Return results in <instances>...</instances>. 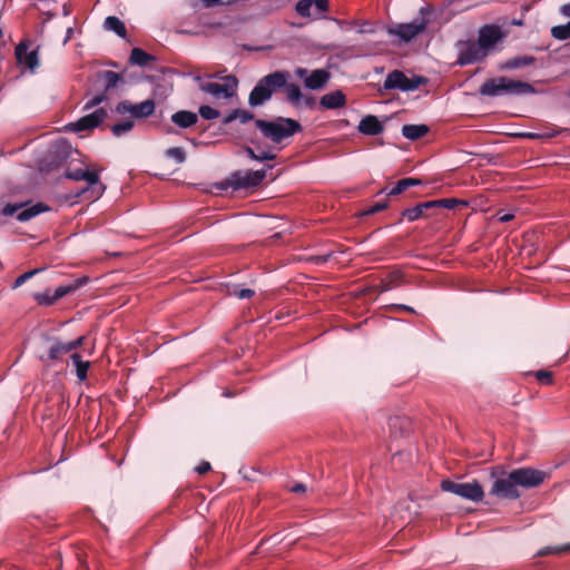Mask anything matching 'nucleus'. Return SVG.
Masks as SVG:
<instances>
[{
  "mask_svg": "<svg viewBox=\"0 0 570 570\" xmlns=\"http://www.w3.org/2000/svg\"><path fill=\"white\" fill-rule=\"evenodd\" d=\"M551 36L557 40H567L570 38V22L551 28Z\"/></svg>",
  "mask_w": 570,
  "mask_h": 570,
  "instance_id": "nucleus-36",
  "label": "nucleus"
},
{
  "mask_svg": "<svg viewBox=\"0 0 570 570\" xmlns=\"http://www.w3.org/2000/svg\"><path fill=\"white\" fill-rule=\"evenodd\" d=\"M535 58L532 56H519L508 59L503 65V69L512 70V69H521L528 66L533 65Z\"/></svg>",
  "mask_w": 570,
  "mask_h": 570,
  "instance_id": "nucleus-31",
  "label": "nucleus"
},
{
  "mask_svg": "<svg viewBox=\"0 0 570 570\" xmlns=\"http://www.w3.org/2000/svg\"><path fill=\"white\" fill-rule=\"evenodd\" d=\"M502 37V31L498 26L487 24L479 30L476 42L489 55Z\"/></svg>",
  "mask_w": 570,
  "mask_h": 570,
  "instance_id": "nucleus-18",
  "label": "nucleus"
},
{
  "mask_svg": "<svg viewBox=\"0 0 570 570\" xmlns=\"http://www.w3.org/2000/svg\"><path fill=\"white\" fill-rule=\"evenodd\" d=\"M422 181L419 178L406 177L397 180L395 185L387 193L389 196H396L409 189L410 187L419 186Z\"/></svg>",
  "mask_w": 570,
  "mask_h": 570,
  "instance_id": "nucleus-30",
  "label": "nucleus"
},
{
  "mask_svg": "<svg viewBox=\"0 0 570 570\" xmlns=\"http://www.w3.org/2000/svg\"><path fill=\"white\" fill-rule=\"evenodd\" d=\"M168 158H173L177 164H183L186 160V153L181 147H170L165 151Z\"/></svg>",
  "mask_w": 570,
  "mask_h": 570,
  "instance_id": "nucleus-40",
  "label": "nucleus"
},
{
  "mask_svg": "<svg viewBox=\"0 0 570 570\" xmlns=\"http://www.w3.org/2000/svg\"><path fill=\"white\" fill-rule=\"evenodd\" d=\"M569 550H570V544H564V546H559V547H546L538 552V556L543 557V556H548L551 553L567 552Z\"/></svg>",
  "mask_w": 570,
  "mask_h": 570,
  "instance_id": "nucleus-45",
  "label": "nucleus"
},
{
  "mask_svg": "<svg viewBox=\"0 0 570 570\" xmlns=\"http://www.w3.org/2000/svg\"><path fill=\"white\" fill-rule=\"evenodd\" d=\"M86 278L78 279L70 285L59 286L58 288L55 289L52 294L50 293V291H46L43 293L35 294L33 297L39 305L50 306L53 305L58 299L77 291L80 286H82L86 283Z\"/></svg>",
  "mask_w": 570,
  "mask_h": 570,
  "instance_id": "nucleus-15",
  "label": "nucleus"
},
{
  "mask_svg": "<svg viewBox=\"0 0 570 570\" xmlns=\"http://www.w3.org/2000/svg\"><path fill=\"white\" fill-rule=\"evenodd\" d=\"M432 13L429 7H422L420 9L419 17L407 23H399L390 32L397 36L403 41L409 42L423 32L429 23V16Z\"/></svg>",
  "mask_w": 570,
  "mask_h": 570,
  "instance_id": "nucleus-5",
  "label": "nucleus"
},
{
  "mask_svg": "<svg viewBox=\"0 0 570 570\" xmlns=\"http://www.w3.org/2000/svg\"><path fill=\"white\" fill-rule=\"evenodd\" d=\"M560 12H561L564 17L570 18V2H569V3L563 4V6L560 8Z\"/></svg>",
  "mask_w": 570,
  "mask_h": 570,
  "instance_id": "nucleus-57",
  "label": "nucleus"
},
{
  "mask_svg": "<svg viewBox=\"0 0 570 570\" xmlns=\"http://www.w3.org/2000/svg\"><path fill=\"white\" fill-rule=\"evenodd\" d=\"M296 12L304 18L313 17V1L299 0L295 6Z\"/></svg>",
  "mask_w": 570,
  "mask_h": 570,
  "instance_id": "nucleus-37",
  "label": "nucleus"
},
{
  "mask_svg": "<svg viewBox=\"0 0 570 570\" xmlns=\"http://www.w3.org/2000/svg\"><path fill=\"white\" fill-rule=\"evenodd\" d=\"M48 341L52 342V344L50 345V347L48 350V354H47V356H40V360L45 363L62 360V357L66 354L77 350L78 347H80L83 344L85 336H80L77 340H73V341L67 342V343L60 342L58 340H51V338H48Z\"/></svg>",
  "mask_w": 570,
  "mask_h": 570,
  "instance_id": "nucleus-13",
  "label": "nucleus"
},
{
  "mask_svg": "<svg viewBox=\"0 0 570 570\" xmlns=\"http://www.w3.org/2000/svg\"><path fill=\"white\" fill-rule=\"evenodd\" d=\"M547 473L533 468H518L511 471V479L517 487L531 489L541 485Z\"/></svg>",
  "mask_w": 570,
  "mask_h": 570,
  "instance_id": "nucleus-12",
  "label": "nucleus"
},
{
  "mask_svg": "<svg viewBox=\"0 0 570 570\" xmlns=\"http://www.w3.org/2000/svg\"><path fill=\"white\" fill-rule=\"evenodd\" d=\"M228 295H234L239 299H247L254 296L255 292L250 288L239 289L237 285H233L227 289Z\"/></svg>",
  "mask_w": 570,
  "mask_h": 570,
  "instance_id": "nucleus-41",
  "label": "nucleus"
},
{
  "mask_svg": "<svg viewBox=\"0 0 570 570\" xmlns=\"http://www.w3.org/2000/svg\"><path fill=\"white\" fill-rule=\"evenodd\" d=\"M301 102L307 108H313L315 106V98L312 96L303 95Z\"/></svg>",
  "mask_w": 570,
  "mask_h": 570,
  "instance_id": "nucleus-53",
  "label": "nucleus"
},
{
  "mask_svg": "<svg viewBox=\"0 0 570 570\" xmlns=\"http://www.w3.org/2000/svg\"><path fill=\"white\" fill-rule=\"evenodd\" d=\"M134 128V121L132 120H125L119 124H115L111 126L110 130L115 137H120L126 132H129Z\"/></svg>",
  "mask_w": 570,
  "mask_h": 570,
  "instance_id": "nucleus-39",
  "label": "nucleus"
},
{
  "mask_svg": "<svg viewBox=\"0 0 570 570\" xmlns=\"http://www.w3.org/2000/svg\"><path fill=\"white\" fill-rule=\"evenodd\" d=\"M156 57L140 48H134L130 52L129 62L132 66L146 67L155 61Z\"/></svg>",
  "mask_w": 570,
  "mask_h": 570,
  "instance_id": "nucleus-29",
  "label": "nucleus"
},
{
  "mask_svg": "<svg viewBox=\"0 0 570 570\" xmlns=\"http://www.w3.org/2000/svg\"><path fill=\"white\" fill-rule=\"evenodd\" d=\"M170 120L179 128H189L197 124L198 115L189 110H179L171 115Z\"/></svg>",
  "mask_w": 570,
  "mask_h": 570,
  "instance_id": "nucleus-25",
  "label": "nucleus"
},
{
  "mask_svg": "<svg viewBox=\"0 0 570 570\" xmlns=\"http://www.w3.org/2000/svg\"><path fill=\"white\" fill-rule=\"evenodd\" d=\"M198 112L206 120L216 119L220 115L219 110L207 105L200 106Z\"/></svg>",
  "mask_w": 570,
  "mask_h": 570,
  "instance_id": "nucleus-43",
  "label": "nucleus"
},
{
  "mask_svg": "<svg viewBox=\"0 0 570 570\" xmlns=\"http://www.w3.org/2000/svg\"><path fill=\"white\" fill-rule=\"evenodd\" d=\"M29 41L19 42L14 53L19 65L35 71L39 67V47L29 51Z\"/></svg>",
  "mask_w": 570,
  "mask_h": 570,
  "instance_id": "nucleus-17",
  "label": "nucleus"
},
{
  "mask_svg": "<svg viewBox=\"0 0 570 570\" xmlns=\"http://www.w3.org/2000/svg\"><path fill=\"white\" fill-rule=\"evenodd\" d=\"M262 135L274 144H282L303 130L302 125L292 118L277 117L275 120L255 119Z\"/></svg>",
  "mask_w": 570,
  "mask_h": 570,
  "instance_id": "nucleus-2",
  "label": "nucleus"
},
{
  "mask_svg": "<svg viewBox=\"0 0 570 570\" xmlns=\"http://www.w3.org/2000/svg\"><path fill=\"white\" fill-rule=\"evenodd\" d=\"M514 218L513 214L510 213H498V219L502 223L510 222Z\"/></svg>",
  "mask_w": 570,
  "mask_h": 570,
  "instance_id": "nucleus-55",
  "label": "nucleus"
},
{
  "mask_svg": "<svg viewBox=\"0 0 570 570\" xmlns=\"http://www.w3.org/2000/svg\"><path fill=\"white\" fill-rule=\"evenodd\" d=\"M455 47L459 53L455 65L461 67L480 62L488 57V53L480 47L476 41L460 40L455 43Z\"/></svg>",
  "mask_w": 570,
  "mask_h": 570,
  "instance_id": "nucleus-8",
  "label": "nucleus"
},
{
  "mask_svg": "<svg viewBox=\"0 0 570 570\" xmlns=\"http://www.w3.org/2000/svg\"><path fill=\"white\" fill-rule=\"evenodd\" d=\"M291 75L285 70H276L262 77L248 96V105L250 107H258L265 105L273 94L283 89Z\"/></svg>",
  "mask_w": 570,
  "mask_h": 570,
  "instance_id": "nucleus-1",
  "label": "nucleus"
},
{
  "mask_svg": "<svg viewBox=\"0 0 570 570\" xmlns=\"http://www.w3.org/2000/svg\"><path fill=\"white\" fill-rule=\"evenodd\" d=\"M410 425V421L405 416H391L389 419V428L393 438L402 436Z\"/></svg>",
  "mask_w": 570,
  "mask_h": 570,
  "instance_id": "nucleus-28",
  "label": "nucleus"
},
{
  "mask_svg": "<svg viewBox=\"0 0 570 570\" xmlns=\"http://www.w3.org/2000/svg\"><path fill=\"white\" fill-rule=\"evenodd\" d=\"M238 80L235 76L228 75L223 78V82L207 81L200 83V89L216 98H232L237 89Z\"/></svg>",
  "mask_w": 570,
  "mask_h": 570,
  "instance_id": "nucleus-11",
  "label": "nucleus"
},
{
  "mask_svg": "<svg viewBox=\"0 0 570 570\" xmlns=\"http://www.w3.org/2000/svg\"><path fill=\"white\" fill-rule=\"evenodd\" d=\"M27 203L7 204L2 209L1 214L4 216L17 215L19 222H29L41 213L49 210V206L43 203H37L26 207Z\"/></svg>",
  "mask_w": 570,
  "mask_h": 570,
  "instance_id": "nucleus-10",
  "label": "nucleus"
},
{
  "mask_svg": "<svg viewBox=\"0 0 570 570\" xmlns=\"http://www.w3.org/2000/svg\"><path fill=\"white\" fill-rule=\"evenodd\" d=\"M518 136L521 138L530 139V140L543 139V135H541L540 131L539 132L527 131V132H521Z\"/></svg>",
  "mask_w": 570,
  "mask_h": 570,
  "instance_id": "nucleus-50",
  "label": "nucleus"
},
{
  "mask_svg": "<svg viewBox=\"0 0 570 570\" xmlns=\"http://www.w3.org/2000/svg\"><path fill=\"white\" fill-rule=\"evenodd\" d=\"M283 89L286 92L287 100L293 106H298L301 104L303 94H302L298 85H296L294 82H288V80H287L286 86H283Z\"/></svg>",
  "mask_w": 570,
  "mask_h": 570,
  "instance_id": "nucleus-34",
  "label": "nucleus"
},
{
  "mask_svg": "<svg viewBox=\"0 0 570 570\" xmlns=\"http://www.w3.org/2000/svg\"><path fill=\"white\" fill-rule=\"evenodd\" d=\"M391 311H404L407 313H415L414 308L404 304H392L389 306Z\"/></svg>",
  "mask_w": 570,
  "mask_h": 570,
  "instance_id": "nucleus-51",
  "label": "nucleus"
},
{
  "mask_svg": "<svg viewBox=\"0 0 570 570\" xmlns=\"http://www.w3.org/2000/svg\"><path fill=\"white\" fill-rule=\"evenodd\" d=\"M434 208L435 207H434L433 200L420 203V204H417L416 206H414L412 208L404 209L401 213L400 222H402L403 219H406L409 222H414V220H417L421 217H428L429 216L428 212L430 209H434Z\"/></svg>",
  "mask_w": 570,
  "mask_h": 570,
  "instance_id": "nucleus-21",
  "label": "nucleus"
},
{
  "mask_svg": "<svg viewBox=\"0 0 570 570\" xmlns=\"http://www.w3.org/2000/svg\"><path fill=\"white\" fill-rule=\"evenodd\" d=\"M212 469V465L209 462L207 461H203L200 462L197 466H196V471L198 474L203 475L205 473H207L208 471H210Z\"/></svg>",
  "mask_w": 570,
  "mask_h": 570,
  "instance_id": "nucleus-52",
  "label": "nucleus"
},
{
  "mask_svg": "<svg viewBox=\"0 0 570 570\" xmlns=\"http://www.w3.org/2000/svg\"><path fill=\"white\" fill-rule=\"evenodd\" d=\"M430 131L429 126L421 125H403L402 135L409 140H417L424 137Z\"/></svg>",
  "mask_w": 570,
  "mask_h": 570,
  "instance_id": "nucleus-27",
  "label": "nucleus"
},
{
  "mask_svg": "<svg viewBox=\"0 0 570 570\" xmlns=\"http://www.w3.org/2000/svg\"><path fill=\"white\" fill-rule=\"evenodd\" d=\"M534 376L542 385H551L553 383V373L548 370H539L534 372Z\"/></svg>",
  "mask_w": 570,
  "mask_h": 570,
  "instance_id": "nucleus-42",
  "label": "nucleus"
},
{
  "mask_svg": "<svg viewBox=\"0 0 570 570\" xmlns=\"http://www.w3.org/2000/svg\"><path fill=\"white\" fill-rule=\"evenodd\" d=\"M440 487L444 492L453 493L473 502H480L484 498L483 488L476 480L466 483H459L446 479L441 482Z\"/></svg>",
  "mask_w": 570,
  "mask_h": 570,
  "instance_id": "nucleus-6",
  "label": "nucleus"
},
{
  "mask_svg": "<svg viewBox=\"0 0 570 570\" xmlns=\"http://www.w3.org/2000/svg\"><path fill=\"white\" fill-rule=\"evenodd\" d=\"M358 131L367 136H377L383 132L384 127L376 116L363 117L357 127Z\"/></svg>",
  "mask_w": 570,
  "mask_h": 570,
  "instance_id": "nucleus-22",
  "label": "nucleus"
},
{
  "mask_svg": "<svg viewBox=\"0 0 570 570\" xmlns=\"http://www.w3.org/2000/svg\"><path fill=\"white\" fill-rule=\"evenodd\" d=\"M320 105L325 109H338L346 105V96L342 90H335L324 95L320 100Z\"/></svg>",
  "mask_w": 570,
  "mask_h": 570,
  "instance_id": "nucleus-23",
  "label": "nucleus"
},
{
  "mask_svg": "<svg viewBox=\"0 0 570 570\" xmlns=\"http://www.w3.org/2000/svg\"><path fill=\"white\" fill-rule=\"evenodd\" d=\"M237 119V110L234 109L232 110L228 115H226L223 119V125H228L230 124L232 121L236 120Z\"/></svg>",
  "mask_w": 570,
  "mask_h": 570,
  "instance_id": "nucleus-54",
  "label": "nucleus"
},
{
  "mask_svg": "<svg viewBox=\"0 0 570 570\" xmlns=\"http://www.w3.org/2000/svg\"><path fill=\"white\" fill-rule=\"evenodd\" d=\"M426 82V78L422 76H415L407 78L401 70H393L387 73L383 88L384 90L399 89L401 91H413L416 90L421 85Z\"/></svg>",
  "mask_w": 570,
  "mask_h": 570,
  "instance_id": "nucleus-7",
  "label": "nucleus"
},
{
  "mask_svg": "<svg viewBox=\"0 0 570 570\" xmlns=\"http://www.w3.org/2000/svg\"><path fill=\"white\" fill-rule=\"evenodd\" d=\"M237 110V119L242 122V124H246L250 120H254L255 116L253 112L246 110V109H236Z\"/></svg>",
  "mask_w": 570,
  "mask_h": 570,
  "instance_id": "nucleus-49",
  "label": "nucleus"
},
{
  "mask_svg": "<svg viewBox=\"0 0 570 570\" xmlns=\"http://www.w3.org/2000/svg\"><path fill=\"white\" fill-rule=\"evenodd\" d=\"M490 495L504 500H517L521 497L517 483L511 479V472H502L495 478L489 491Z\"/></svg>",
  "mask_w": 570,
  "mask_h": 570,
  "instance_id": "nucleus-9",
  "label": "nucleus"
},
{
  "mask_svg": "<svg viewBox=\"0 0 570 570\" xmlns=\"http://www.w3.org/2000/svg\"><path fill=\"white\" fill-rule=\"evenodd\" d=\"M104 27L109 30L114 31L117 36L121 38H126L127 29L125 23L115 16H109L105 19Z\"/></svg>",
  "mask_w": 570,
  "mask_h": 570,
  "instance_id": "nucleus-32",
  "label": "nucleus"
},
{
  "mask_svg": "<svg viewBox=\"0 0 570 570\" xmlns=\"http://www.w3.org/2000/svg\"><path fill=\"white\" fill-rule=\"evenodd\" d=\"M156 105L153 99H147L139 104H132L129 100H122L116 106L118 114H130L134 118H147L155 111Z\"/></svg>",
  "mask_w": 570,
  "mask_h": 570,
  "instance_id": "nucleus-14",
  "label": "nucleus"
},
{
  "mask_svg": "<svg viewBox=\"0 0 570 570\" xmlns=\"http://www.w3.org/2000/svg\"><path fill=\"white\" fill-rule=\"evenodd\" d=\"M405 281L403 272L400 269H394L387 273L386 276L382 278L381 291L387 292L403 285Z\"/></svg>",
  "mask_w": 570,
  "mask_h": 570,
  "instance_id": "nucleus-26",
  "label": "nucleus"
},
{
  "mask_svg": "<svg viewBox=\"0 0 570 570\" xmlns=\"http://www.w3.org/2000/svg\"><path fill=\"white\" fill-rule=\"evenodd\" d=\"M2 37V29L0 28V38Z\"/></svg>",
  "mask_w": 570,
  "mask_h": 570,
  "instance_id": "nucleus-61",
  "label": "nucleus"
},
{
  "mask_svg": "<svg viewBox=\"0 0 570 570\" xmlns=\"http://www.w3.org/2000/svg\"><path fill=\"white\" fill-rule=\"evenodd\" d=\"M245 153L250 159L257 161L274 160L276 158V155L269 151H262L257 154L252 147H246Z\"/></svg>",
  "mask_w": 570,
  "mask_h": 570,
  "instance_id": "nucleus-38",
  "label": "nucleus"
},
{
  "mask_svg": "<svg viewBox=\"0 0 570 570\" xmlns=\"http://www.w3.org/2000/svg\"><path fill=\"white\" fill-rule=\"evenodd\" d=\"M266 177V170H250V171H235L228 178L220 183L215 184V188L219 190H227L233 188L235 190L253 188L262 184Z\"/></svg>",
  "mask_w": 570,
  "mask_h": 570,
  "instance_id": "nucleus-4",
  "label": "nucleus"
},
{
  "mask_svg": "<svg viewBox=\"0 0 570 570\" xmlns=\"http://www.w3.org/2000/svg\"><path fill=\"white\" fill-rule=\"evenodd\" d=\"M107 117L105 108H98L95 111L85 115L79 118L76 122L70 124L73 131L91 130L98 127Z\"/></svg>",
  "mask_w": 570,
  "mask_h": 570,
  "instance_id": "nucleus-20",
  "label": "nucleus"
},
{
  "mask_svg": "<svg viewBox=\"0 0 570 570\" xmlns=\"http://www.w3.org/2000/svg\"><path fill=\"white\" fill-rule=\"evenodd\" d=\"M41 269L36 268L29 272H26L21 274L13 283V288L20 287L22 284H24L27 281L32 278L36 274H38Z\"/></svg>",
  "mask_w": 570,
  "mask_h": 570,
  "instance_id": "nucleus-47",
  "label": "nucleus"
},
{
  "mask_svg": "<svg viewBox=\"0 0 570 570\" xmlns=\"http://www.w3.org/2000/svg\"><path fill=\"white\" fill-rule=\"evenodd\" d=\"M534 92L533 87L520 80H513L507 77H499L485 80L479 94L487 97H497L501 95H524Z\"/></svg>",
  "mask_w": 570,
  "mask_h": 570,
  "instance_id": "nucleus-3",
  "label": "nucleus"
},
{
  "mask_svg": "<svg viewBox=\"0 0 570 570\" xmlns=\"http://www.w3.org/2000/svg\"><path fill=\"white\" fill-rule=\"evenodd\" d=\"M371 31L370 29H366V27H363L358 30L360 33H364V32H368Z\"/></svg>",
  "mask_w": 570,
  "mask_h": 570,
  "instance_id": "nucleus-60",
  "label": "nucleus"
},
{
  "mask_svg": "<svg viewBox=\"0 0 570 570\" xmlns=\"http://www.w3.org/2000/svg\"><path fill=\"white\" fill-rule=\"evenodd\" d=\"M75 367L76 375L80 381H85L87 379V373L90 367V362L83 361L78 353H72L70 356Z\"/></svg>",
  "mask_w": 570,
  "mask_h": 570,
  "instance_id": "nucleus-33",
  "label": "nucleus"
},
{
  "mask_svg": "<svg viewBox=\"0 0 570 570\" xmlns=\"http://www.w3.org/2000/svg\"><path fill=\"white\" fill-rule=\"evenodd\" d=\"M313 1V17L318 18L322 13L328 10V0H312Z\"/></svg>",
  "mask_w": 570,
  "mask_h": 570,
  "instance_id": "nucleus-44",
  "label": "nucleus"
},
{
  "mask_svg": "<svg viewBox=\"0 0 570 570\" xmlns=\"http://www.w3.org/2000/svg\"><path fill=\"white\" fill-rule=\"evenodd\" d=\"M101 77L105 80V92L96 95L92 98H90L83 106V110L86 111L99 106L101 102L107 100L106 92L115 88L117 83L121 80V76L111 70L104 71L101 73Z\"/></svg>",
  "mask_w": 570,
  "mask_h": 570,
  "instance_id": "nucleus-19",
  "label": "nucleus"
},
{
  "mask_svg": "<svg viewBox=\"0 0 570 570\" xmlns=\"http://www.w3.org/2000/svg\"><path fill=\"white\" fill-rule=\"evenodd\" d=\"M307 73H308V71H307V69H305V68H298V69L296 70V75H297L299 78H303L304 80H305V78H307V77H308V76H307Z\"/></svg>",
  "mask_w": 570,
  "mask_h": 570,
  "instance_id": "nucleus-59",
  "label": "nucleus"
},
{
  "mask_svg": "<svg viewBox=\"0 0 570 570\" xmlns=\"http://www.w3.org/2000/svg\"><path fill=\"white\" fill-rule=\"evenodd\" d=\"M65 177L76 181L85 180L88 186L92 188V193L97 196L101 195L105 189V186L99 181V175L96 171H89L82 168L67 169L65 171Z\"/></svg>",
  "mask_w": 570,
  "mask_h": 570,
  "instance_id": "nucleus-16",
  "label": "nucleus"
},
{
  "mask_svg": "<svg viewBox=\"0 0 570 570\" xmlns=\"http://www.w3.org/2000/svg\"><path fill=\"white\" fill-rule=\"evenodd\" d=\"M433 203H434L435 208L443 207V208H448V209H454L456 207H466L468 206V202H465L463 199H458V198L436 199V200H433Z\"/></svg>",
  "mask_w": 570,
  "mask_h": 570,
  "instance_id": "nucleus-35",
  "label": "nucleus"
},
{
  "mask_svg": "<svg viewBox=\"0 0 570 570\" xmlns=\"http://www.w3.org/2000/svg\"><path fill=\"white\" fill-rule=\"evenodd\" d=\"M306 491V487L303 483H297L291 488V492L293 493H303Z\"/></svg>",
  "mask_w": 570,
  "mask_h": 570,
  "instance_id": "nucleus-56",
  "label": "nucleus"
},
{
  "mask_svg": "<svg viewBox=\"0 0 570 570\" xmlns=\"http://www.w3.org/2000/svg\"><path fill=\"white\" fill-rule=\"evenodd\" d=\"M389 206L386 200H382V202H377L376 204H374L373 206L368 207L364 214L365 215H373V214H376L379 212H382L384 209H386Z\"/></svg>",
  "mask_w": 570,
  "mask_h": 570,
  "instance_id": "nucleus-48",
  "label": "nucleus"
},
{
  "mask_svg": "<svg viewBox=\"0 0 570 570\" xmlns=\"http://www.w3.org/2000/svg\"><path fill=\"white\" fill-rule=\"evenodd\" d=\"M331 255H325V256H316V257H313L312 259L316 263V264H324L328 261V257Z\"/></svg>",
  "mask_w": 570,
  "mask_h": 570,
  "instance_id": "nucleus-58",
  "label": "nucleus"
},
{
  "mask_svg": "<svg viewBox=\"0 0 570 570\" xmlns=\"http://www.w3.org/2000/svg\"><path fill=\"white\" fill-rule=\"evenodd\" d=\"M568 130L567 128H557L553 125H547L542 131H540L541 135H543V139H549L558 136L562 131Z\"/></svg>",
  "mask_w": 570,
  "mask_h": 570,
  "instance_id": "nucleus-46",
  "label": "nucleus"
},
{
  "mask_svg": "<svg viewBox=\"0 0 570 570\" xmlns=\"http://www.w3.org/2000/svg\"><path fill=\"white\" fill-rule=\"evenodd\" d=\"M330 79V72L324 69H316L305 78V87L311 90H318L323 88Z\"/></svg>",
  "mask_w": 570,
  "mask_h": 570,
  "instance_id": "nucleus-24",
  "label": "nucleus"
}]
</instances>
